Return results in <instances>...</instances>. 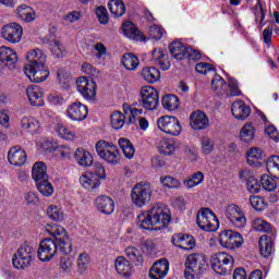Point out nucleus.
Listing matches in <instances>:
<instances>
[{"mask_svg": "<svg viewBox=\"0 0 279 279\" xmlns=\"http://www.w3.org/2000/svg\"><path fill=\"white\" fill-rule=\"evenodd\" d=\"M80 184L86 191H92L95 193L99 186H101V181H99V177L93 172H85L80 178Z\"/></svg>", "mask_w": 279, "mask_h": 279, "instance_id": "6ab92c4d", "label": "nucleus"}, {"mask_svg": "<svg viewBox=\"0 0 279 279\" xmlns=\"http://www.w3.org/2000/svg\"><path fill=\"white\" fill-rule=\"evenodd\" d=\"M17 62L16 51L8 46L0 47V63L2 66H5L9 71H14L16 70Z\"/></svg>", "mask_w": 279, "mask_h": 279, "instance_id": "2eb2a0df", "label": "nucleus"}, {"mask_svg": "<svg viewBox=\"0 0 279 279\" xmlns=\"http://www.w3.org/2000/svg\"><path fill=\"white\" fill-rule=\"evenodd\" d=\"M125 254L130 260H132L135 265H143V255H141V251L134 246H129L125 248Z\"/></svg>", "mask_w": 279, "mask_h": 279, "instance_id": "de8ad7c7", "label": "nucleus"}, {"mask_svg": "<svg viewBox=\"0 0 279 279\" xmlns=\"http://www.w3.org/2000/svg\"><path fill=\"white\" fill-rule=\"evenodd\" d=\"M171 216H169V209L162 207V205H154L150 209L142 211L137 216V226L142 230H148L150 232L165 230Z\"/></svg>", "mask_w": 279, "mask_h": 279, "instance_id": "f03ea898", "label": "nucleus"}, {"mask_svg": "<svg viewBox=\"0 0 279 279\" xmlns=\"http://www.w3.org/2000/svg\"><path fill=\"white\" fill-rule=\"evenodd\" d=\"M148 36L153 40H160L162 38V36H165V28H162L161 26H158V25H153L148 29Z\"/></svg>", "mask_w": 279, "mask_h": 279, "instance_id": "052dcab7", "label": "nucleus"}, {"mask_svg": "<svg viewBox=\"0 0 279 279\" xmlns=\"http://www.w3.org/2000/svg\"><path fill=\"white\" fill-rule=\"evenodd\" d=\"M17 19L24 23H32L36 21V12L27 4H22L16 9Z\"/></svg>", "mask_w": 279, "mask_h": 279, "instance_id": "7c9ffc66", "label": "nucleus"}, {"mask_svg": "<svg viewBox=\"0 0 279 279\" xmlns=\"http://www.w3.org/2000/svg\"><path fill=\"white\" fill-rule=\"evenodd\" d=\"M118 143L125 158L132 160V158H134V154L136 153V149L134 148V145H132V142H130V140L128 138L122 137L119 140Z\"/></svg>", "mask_w": 279, "mask_h": 279, "instance_id": "a19ab883", "label": "nucleus"}, {"mask_svg": "<svg viewBox=\"0 0 279 279\" xmlns=\"http://www.w3.org/2000/svg\"><path fill=\"white\" fill-rule=\"evenodd\" d=\"M21 126L29 134H38V130H40V122L35 118L24 117L21 121Z\"/></svg>", "mask_w": 279, "mask_h": 279, "instance_id": "e433bc0d", "label": "nucleus"}, {"mask_svg": "<svg viewBox=\"0 0 279 279\" xmlns=\"http://www.w3.org/2000/svg\"><path fill=\"white\" fill-rule=\"evenodd\" d=\"M50 51L54 58H64L66 56V48L59 40H53L50 44Z\"/></svg>", "mask_w": 279, "mask_h": 279, "instance_id": "603ef678", "label": "nucleus"}, {"mask_svg": "<svg viewBox=\"0 0 279 279\" xmlns=\"http://www.w3.org/2000/svg\"><path fill=\"white\" fill-rule=\"evenodd\" d=\"M2 38L8 40V43H12V45L21 43V38H23V27L17 23L7 24L2 27Z\"/></svg>", "mask_w": 279, "mask_h": 279, "instance_id": "dca6fc26", "label": "nucleus"}, {"mask_svg": "<svg viewBox=\"0 0 279 279\" xmlns=\"http://www.w3.org/2000/svg\"><path fill=\"white\" fill-rule=\"evenodd\" d=\"M122 64L126 71H136L140 64L138 57L132 52L124 53L122 57Z\"/></svg>", "mask_w": 279, "mask_h": 279, "instance_id": "58836bf2", "label": "nucleus"}, {"mask_svg": "<svg viewBox=\"0 0 279 279\" xmlns=\"http://www.w3.org/2000/svg\"><path fill=\"white\" fill-rule=\"evenodd\" d=\"M169 274V260L159 259L154 263L149 270V278L151 279H165Z\"/></svg>", "mask_w": 279, "mask_h": 279, "instance_id": "aec40b11", "label": "nucleus"}, {"mask_svg": "<svg viewBox=\"0 0 279 279\" xmlns=\"http://www.w3.org/2000/svg\"><path fill=\"white\" fill-rule=\"evenodd\" d=\"M90 259L88 258L87 253H81L77 257L76 265L80 274H84L88 269Z\"/></svg>", "mask_w": 279, "mask_h": 279, "instance_id": "4d7b16f0", "label": "nucleus"}, {"mask_svg": "<svg viewBox=\"0 0 279 279\" xmlns=\"http://www.w3.org/2000/svg\"><path fill=\"white\" fill-rule=\"evenodd\" d=\"M255 130L251 123H246L240 131V140L242 143H252L254 141Z\"/></svg>", "mask_w": 279, "mask_h": 279, "instance_id": "37998d69", "label": "nucleus"}, {"mask_svg": "<svg viewBox=\"0 0 279 279\" xmlns=\"http://www.w3.org/2000/svg\"><path fill=\"white\" fill-rule=\"evenodd\" d=\"M201 147L202 153L208 156V154H213V149H215V142L208 136H203L201 138Z\"/></svg>", "mask_w": 279, "mask_h": 279, "instance_id": "6e6d98bb", "label": "nucleus"}, {"mask_svg": "<svg viewBox=\"0 0 279 279\" xmlns=\"http://www.w3.org/2000/svg\"><path fill=\"white\" fill-rule=\"evenodd\" d=\"M153 193L151 184L143 182L136 183L131 191V202L137 208H143V206H147V204L151 202Z\"/></svg>", "mask_w": 279, "mask_h": 279, "instance_id": "39448f33", "label": "nucleus"}, {"mask_svg": "<svg viewBox=\"0 0 279 279\" xmlns=\"http://www.w3.org/2000/svg\"><path fill=\"white\" fill-rule=\"evenodd\" d=\"M108 8L113 16L119 17L125 14V4L121 0H111Z\"/></svg>", "mask_w": 279, "mask_h": 279, "instance_id": "c03bdc74", "label": "nucleus"}, {"mask_svg": "<svg viewBox=\"0 0 279 279\" xmlns=\"http://www.w3.org/2000/svg\"><path fill=\"white\" fill-rule=\"evenodd\" d=\"M259 252L264 258H269L274 253V241L271 236L264 234L259 238Z\"/></svg>", "mask_w": 279, "mask_h": 279, "instance_id": "2f4dec72", "label": "nucleus"}, {"mask_svg": "<svg viewBox=\"0 0 279 279\" xmlns=\"http://www.w3.org/2000/svg\"><path fill=\"white\" fill-rule=\"evenodd\" d=\"M26 95L28 97V101L31 106H36L40 108V106H45V100L43 99V88L37 85H32L27 87Z\"/></svg>", "mask_w": 279, "mask_h": 279, "instance_id": "a878e982", "label": "nucleus"}, {"mask_svg": "<svg viewBox=\"0 0 279 279\" xmlns=\"http://www.w3.org/2000/svg\"><path fill=\"white\" fill-rule=\"evenodd\" d=\"M204 182V172L198 171L184 180L183 184L186 189H195V186H199Z\"/></svg>", "mask_w": 279, "mask_h": 279, "instance_id": "a18cd8bd", "label": "nucleus"}, {"mask_svg": "<svg viewBox=\"0 0 279 279\" xmlns=\"http://www.w3.org/2000/svg\"><path fill=\"white\" fill-rule=\"evenodd\" d=\"M96 16L101 25H108L110 19L108 17V10L105 7H98L96 9Z\"/></svg>", "mask_w": 279, "mask_h": 279, "instance_id": "680f3d73", "label": "nucleus"}, {"mask_svg": "<svg viewBox=\"0 0 279 279\" xmlns=\"http://www.w3.org/2000/svg\"><path fill=\"white\" fill-rule=\"evenodd\" d=\"M214 69L215 66H213V64L205 62H199L195 66V71H197V73H201L202 75H206V73L213 71Z\"/></svg>", "mask_w": 279, "mask_h": 279, "instance_id": "69168bd1", "label": "nucleus"}, {"mask_svg": "<svg viewBox=\"0 0 279 279\" xmlns=\"http://www.w3.org/2000/svg\"><path fill=\"white\" fill-rule=\"evenodd\" d=\"M265 10H263V5L260 4V0H257V3L255 4V23H258V29H263L265 27Z\"/></svg>", "mask_w": 279, "mask_h": 279, "instance_id": "864d4df0", "label": "nucleus"}, {"mask_svg": "<svg viewBox=\"0 0 279 279\" xmlns=\"http://www.w3.org/2000/svg\"><path fill=\"white\" fill-rule=\"evenodd\" d=\"M206 269V257L199 253L191 254L185 259L184 276L186 279H199Z\"/></svg>", "mask_w": 279, "mask_h": 279, "instance_id": "7ed1b4c3", "label": "nucleus"}, {"mask_svg": "<svg viewBox=\"0 0 279 279\" xmlns=\"http://www.w3.org/2000/svg\"><path fill=\"white\" fill-rule=\"evenodd\" d=\"M151 62L161 69V71H169L171 69V61H169V54L160 48H156L153 51Z\"/></svg>", "mask_w": 279, "mask_h": 279, "instance_id": "b1692460", "label": "nucleus"}, {"mask_svg": "<svg viewBox=\"0 0 279 279\" xmlns=\"http://www.w3.org/2000/svg\"><path fill=\"white\" fill-rule=\"evenodd\" d=\"M263 158H265V153L258 147H253L247 151V162L251 167H260Z\"/></svg>", "mask_w": 279, "mask_h": 279, "instance_id": "72a5a7b5", "label": "nucleus"}, {"mask_svg": "<svg viewBox=\"0 0 279 279\" xmlns=\"http://www.w3.org/2000/svg\"><path fill=\"white\" fill-rule=\"evenodd\" d=\"M160 183L166 189H180L181 184L180 181L171 175H163L160 178Z\"/></svg>", "mask_w": 279, "mask_h": 279, "instance_id": "5fc2aeb1", "label": "nucleus"}, {"mask_svg": "<svg viewBox=\"0 0 279 279\" xmlns=\"http://www.w3.org/2000/svg\"><path fill=\"white\" fill-rule=\"evenodd\" d=\"M157 149L162 156H173L175 153V142L172 140H162L158 143Z\"/></svg>", "mask_w": 279, "mask_h": 279, "instance_id": "4c0bfd02", "label": "nucleus"}, {"mask_svg": "<svg viewBox=\"0 0 279 279\" xmlns=\"http://www.w3.org/2000/svg\"><path fill=\"white\" fill-rule=\"evenodd\" d=\"M142 77L148 84H156V82L160 80V70H158V68H155V66L143 68Z\"/></svg>", "mask_w": 279, "mask_h": 279, "instance_id": "f704fd0d", "label": "nucleus"}, {"mask_svg": "<svg viewBox=\"0 0 279 279\" xmlns=\"http://www.w3.org/2000/svg\"><path fill=\"white\" fill-rule=\"evenodd\" d=\"M226 86V81L220 75H216L211 81L213 90H221Z\"/></svg>", "mask_w": 279, "mask_h": 279, "instance_id": "774afa93", "label": "nucleus"}, {"mask_svg": "<svg viewBox=\"0 0 279 279\" xmlns=\"http://www.w3.org/2000/svg\"><path fill=\"white\" fill-rule=\"evenodd\" d=\"M251 206L255 210H263L265 208V199L260 196H251L250 197Z\"/></svg>", "mask_w": 279, "mask_h": 279, "instance_id": "0e129e2a", "label": "nucleus"}, {"mask_svg": "<svg viewBox=\"0 0 279 279\" xmlns=\"http://www.w3.org/2000/svg\"><path fill=\"white\" fill-rule=\"evenodd\" d=\"M142 107L145 110H156L160 104L158 90L151 86H144L141 89Z\"/></svg>", "mask_w": 279, "mask_h": 279, "instance_id": "9d476101", "label": "nucleus"}, {"mask_svg": "<svg viewBox=\"0 0 279 279\" xmlns=\"http://www.w3.org/2000/svg\"><path fill=\"white\" fill-rule=\"evenodd\" d=\"M246 186H247V191H250V193H259L260 192V183L254 177H251L247 179Z\"/></svg>", "mask_w": 279, "mask_h": 279, "instance_id": "e2e57ef3", "label": "nucleus"}, {"mask_svg": "<svg viewBox=\"0 0 279 279\" xmlns=\"http://www.w3.org/2000/svg\"><path fill=\"white\" fill-rule=\"evenodd\" d=\"M98 213L102 215H112L114 213V201L110 196L100 195L94 202Z\"/></svg>", "mask_w": 279, "mask_h": 279, "instance_id": "412c9836", "label": "nucleus"}, {"mask_svg": "<svg viewBox=\"0 0 279 279\" xmlns=\"http://www.w3.org/2000/svg\"><path fill=\"white\" fill-rule=\"evenodd\" d=\"M75 160L81 167H92L93 166V155L84 148H77L75 150Z\"/></svg>", "mask_w": 279, "mask_h": 279, "instance_id": "473e14b6", "label": "nucleus"}, {"mask_svg": "<svg viewBox=\"0 0 279 279\" xmlns=\"http://www.w3.org/2000/svg\"><path fill=\"white\" fill-rule=\"evenodd\" d=\"M231 112L239 121H245L252 114V108L245 105V101L238 99L231 106Z\"/></svg>", "mask_w": 279, "mask_h": 279, "instance_id": "5701e85b", "label": "nucleus"}, {"mask_svg": "<svg viewBox=\"0 0 279 279\" xmlns=\"http://www.w3.org/2000/svg\"><path fill=\"white\" fill-rule=\"evenodd\" d=\"M56 151L63 159L71 158V154H73V149H71V147H69L66 145L58 146Z\"/></svg>", "mask_w": 279, "mask_h": 279, "instance_id": "338daca9", "label": "nucleus"}, {"mask_svg": "<svg viewBox=\"0 0 279 279\" xmlns=\"http://www.w3.org/2000/svg\"><path fill=\"white\" fill-rule=\"evenodd\" d=\"M218 243L222 247H227V250H234L243 245V235L232 230H225L220 232L218 238Z\"/></svg>", "mask_w": 279, "mask_h": 279, "instance_id": "9b49d317", "label": "nucleus"}, {"mask_svg": "<svg viewBox=\"0 0 279 279\" xmlns=\"http://www.w3.org/2000/svg\"><path fill=\"white\" fill-rule=\"evenodd\" d=\"M266 169L272 178L279 179V156H271L266 162Z\"/></svg>", "mask_w": 279, "mask_h": 279, "instance_id": "79ce46f5", "label": "nucleus"}, {"mask_svg": "<svg viewBox=\"0 0 279 279\" xmlns=\"http://www.w3.org/2000/svg\"><path fill=\"white\" fill-rule=\"evenodd\" d=\"M190 125L193 130H206L210 125V120L203 111H194L190 116Z\"/></svg>", "mask_w": 279, "mask_h": 279, "instance_id": "4be33fe9", "label": "nucleus"}, {"mask_svg": "<svg viewBox=\"0 0 279 279\" xmlns=\"http://www.w3.org/2000/svg\"><path fill=\"white\" fill-rule=\"evenodd\" d=\"M96 151L105 162L109 165H119L121 161V155H119V149L114 144L106 141H98L96 143Z\"/></svg>", "mask_w": 279, "mask_h": 279, "instance_id": "423d86ee", "label": "nucleus"}, {"mask_svg": "<svg viewBox=\"0 0 279 279\" xmlns=\"http://www.w3.org/2000/svg\"><path fill=\"white\" fill-rule=\"evenodd\" d=\"M253 228L257 232H271V225L260 218L254 219Z\"/></svg>", "mask_w": 279, "mask_h": 279, "instance_id": "13d9d810", "label": "nucleus"}, {"mask_svg": "<svg viewBox=\"0 0 279 279\" xmlns=\"http://www.w3.org/2000/svg\"><path fill=\"white\" fill-rule=\"evenodd\" d=\"M45 230L50 236H53L54 240L46 238L40 241L37 250V258H39L41 263H49V260L58 254V250H60L62 254H71L73 252L71 238L64 227L48 223L45 226Z\"/></svg>", "mask_w": 279, "mask_h": 279, "instance_id": "f257e3e1", "label": "nucleus"}, {"mask_svg": "<svg viewBox=\"0 0 279 279\" xmlns=\"http://www.w3.org/2000/svg\"><path fill=\"white\" fill-rule=\"evenodd\" d=\"M37 190L45 197H51L53 195V185L49 182V179L39 181L36 183Z\"/></svg>", "mask_w": 279, "mask_h": 279, "instance_id": "3c124183", "label": "nucleus"}, {"mask_svg": "<svg viewBox=\"0 0 279 279\" xmlns=\"http://www.w3.org/2000/svg\"><path fill=\"white\" fill-rule=\"evenodd\" d=\"M8 160L14 167H23L27 162V153L21 146H13L8 153Z\"/></svg>", "mask_w": 279, "mask_h": 279, "instance_id": "f3484780", "label": "nucleus"}, {"mask_svg": "<svg viewBox=\"0 0 279 279\" xmlns=\"http://www.w3.org/2000/svg\"><path fill=\"white\" fill-rule=\"evenodd\" d=\"M26 59L28 61L26 66H37V69H40L47 62V54H45V51L35 48L27 52Z\"/></svg>", "mask_w": 279, "mask_h": 279, "instance_id": "393cba45", "label": "nucleus"}, {"mask_svg": "<svg viewBox=\"0 0 279 279\" xmlns=\"http://www.w3.org/2000/svg\"><path fill=\"white\" fill-rule=\"evenodd\" d=\"M46 215L52 221H62L64 219V213L56 205H50L46 210Z\"/></svg>", "mask_w": 279, "mask_h": 279, "instance_id": "8fccbe9b", "label": "nucleus"}, {"mask_svg": "<svg viewBox=\"0 0 279 279\" xmlns=\"http://www.w3.org/2000/svg\"><path fill=\"white\" fill-rule=\"evenodd\" d=\"M32 178L36 184L44 180H49V174H47V165H45L44 161H37L33 165Z\"/></svg>", "mask_w": 279, "mask_h": 279, "instance_id": "c85d7f7f", "label": "nucleus"}, {"mask_svg": "<svg viewBox=\"0 0 279 279\" xmlns=\"http://www.w3.org/2000/svg\"><path fill=\"white\" fill-rule=\"evenodd\" d=\"M170 53L175 60H185L187 47L180 41H173L169 46Z\"/></svg>", "mask_w": 279, "mask_h": 279, "instance_id": "c9c22d12", "label": "nucleus"}, {"mask_svg": "<svg viewBox=\"0 0 279 279\" xmlns=\"http://www.w3.org/2000/svg\"><path fill=\"white\" fill-rule=\"evenodd\" d=\"M56 132L64 141H75V138H77V134H75V132L60 123L56 125Z\"/></svg>", "mask_w": 279, "mask_h": 279, "instance_id": "49530a36", "label": "nucleus"}, {"mask_svg": "<svg viewBox=\"0 0 279 279\" xmlns=\"http://www.w3.org/2000/svg\"><path fill=\"white\" fill-rule=\"evenodd\" d=\"M260 183L263 189H265V191H269V192L276 191V186H277L276 179L267 174H264L262 175Z\"/></svg>", "mask_w": 279, "mask_h": 279, "instance_id": "bf43d9fd", "label": "nucleus"}, {"mask_svg": "<svg viewBox=\"0 0 279 279\" xmlns=\"http://www.w3.org/2000/svg\"><path fill=\"white\" fill-rule=\"evenodd\" d=\"M24 73L31 82H35L36 84L45 82V80H47V77H49L50 74L49 68H47V65L45 64H43L41 68H38L36 65H25Z\"/></svg>", "mask_w": 279, "mask_h": 279, "instance_id": "4468645a", "label": "nucleus"}, {"mask_svg": "<svg viewBox=\"0 0 279 279\" xmlns=\"http://www.w3.org/2000/svg\"><path fill=\"white\" fill-rule=\"evenodd\" d=\"M122 31L126 38H131V40H136L140 43H143V40H145V36L143 35V33H141L136 25H134V23L132 22H125L122 25Z\"/></svg>", "mask_w": 279, "mask_h": 279, "instance_id": "cd10ccee", "label": "nucleus"}, {"mask_svg": "<svg viewBox=\"0 0 279 279\" xmlns=\"http://www.w3.org/2000/svg\"><path fill=\"white\" fill-rule=\"evenodd\" d=\"M111 128L113 130H121L125 125V114L121 111H113L110 117Z\"/></svg>", "mask_w": 279, "mask_h": 279, "instance_id": "09e8293b", "label": "nucleus"}, {"mask_svg": "<svg viewBox=\"0 0 279 279\" xmlns=\"http://www.w3.org/2000/svg\"><path fill=\"white\" fill-rule=\"evenodd\" d=\"M161 104L165 110H178V108L180 107V98H178V96L175 95L168 94L162 97Z\"/></svg>", "mask_w": 279, "mask_h": 279, "instance_id": "ea45409f", "label": "nucleus"}, {"mask_svg": "<svg viewBox=\"0 0 279 279\" xmlns=\"http://www.w3.org/2000/svg\"><path fill=\"white\" fill-rule=\"evenodd\" d=\"M233 263L234 258L232 257V255L226 252L216 253L214 255L211 268L219 276H226L228 274V269H230V266Z\"/></svg>", "mask_w": 279, "mask_h": 279, "instance_id": "1a4fd4ad", "label": "nucleus"}, {"mask_svg": "<svg viewBox=\"0 0 279 279\" xmlns=\"http://www.w3.org/2000/svg\"><path fill=\"white\" fill-rule=\"evenodd\" d=\"M157 128L160 132L169 134L170 136H180L182 133V124L173 116H162L157 120Z\"/></svg>", "mask_w": 279, "mask_h": 279, "instance_id": "6e6552de", "label": "nucleus"}, {"mask_svg": "<svg viewBox=\"0 0 279 279\" xmlns=\"http://www.w3.org/2000/svg\"><path fill=\"white\" fill-rule=\"evenodd\" d=\"M171 241L173 245L180 247L181 250H193V247H195V240L189 234H174L172 235Z\"/></svg>", "mask_w": 279, "mask_h": 279, "instance_id": "bb28decb", "label": "nucleus"}, {"mask_svg": "<svg viewBox=\"0 0 279 279\" xmlns=\"http://www.w3.org/2000/svg\"><path fill=\"white\" fill-rule=\"evenodd\" d=\"M68 117L72 121H84L88 117V107L74 102L68 107Z\"/></svg>", "mask_w": 279, "mask_h": 279, "instance_id": "a211bd4d", "label": "nucleus"}, {"mask_svg": "<svg viewBox=\"0 0 279 279\" xmlns=\"http://www.w3.org/2000/svg\"><path fill=\"white\" fill-rule=\"evenodd\" d=\"M225 217H227L228 221H230L234 228H245V223H247L245 214L241 207L235 204H231L226 208Z\"/></svg>", "mask_w": 279, "mask_h": 279, "instance_id": "f8f14e48", "label": "nucleus"}, {"mask_svg": "<svg viewBox=\"0 0 279 279\" xmlns=\"http://www.w3.org/2000/svg\"><path fill=\"white\" fill-rule=\"evenodd\" d=\"M36 256V250L28 242L23 243L14 253L12 263L15 269H27Z\"/></svg>", "mask_w": 279, "mask_h": 279, "instance_id": "20e7f679", "label": "nucleus"}, {"mask_svg": "<svg viewBox=\"0 0 279 279\" xmlns=\"http://www.w3.org/2000/svg\"><path fill=\"white\" fill-rule=\"evenodd\" d=\"M114 266L116 271L120 274V276H124V278H130V276H132V264H130L125 257H117Z\"/></svg>", "mask_w": 279, "mask_h": 279, "instance_id": "c756f323", "label": "nucleus"}, {"mask_svg": "<svg viewBox=\"0 0 279 279\" xmlns=\"http://www.w3.org/2000/svg\"><path fill=\"white\" fill-rule=\"evenodd\" d=\"M196 223L205 232H216L219 229V220L209 208H202L196 217Z\"/></svg>", "mask_w": 279, "mask_h": 279, "instance_id": "0eeeda50", "label": "nucleus"}, {"mask_svg": "<svg viewBox=\"0 0 279 279\" xmlns=\"http://www.w3.org/2000/svg\"><path fill=\"white\" fill-rule=\"evenodd\" d=\"M76 90L82 94L84 99H94L97 97V83L85 76H80L76 80Z\"/></svg>", "mask_w": 279, "mask_h": 279, "instance_id": "ddd939ff", "label": "nucleus"}]
</instances>
